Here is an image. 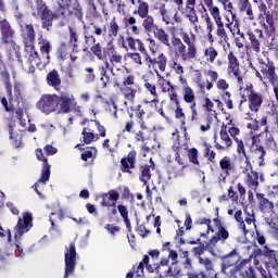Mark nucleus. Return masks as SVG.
<instances>
[{
  "instance_id": "f257e3e1",
  "label": "nucleus",
  "mask_w": 278,
  "mask_h": 278,
  "mask_svg": "<svg viewBox=\"0 0 278 278\" xmlns=\"http://www.w3.org/2000/svg\"><path fill=\"white\" fill-rule=\"evenodd\" d=\"M172 45L182 62H192L197 58V43L192 41L190 35L184 28H180V38H172Z\"/></svg>"
},
{
  "instance_id": "f03ea898",
  "label": "nucleus",
  "mask_w": 278,
  "mask_h": 278,
  "mask_svg": "<svg viewBox=\"0 0 278 278\" xmlns=\"http://www.w3.org/2000/svg\"><path fill=\"white\" fill-rule=\"evenodd\" d=\"M258 68L261 71L256 72V77L266 85V81H269L271 86H277L278 84V76L277 73L275 72V64L268 59L264 61V59L258 60Z\"/></svg>"
},
{
  "instance_id": "7ed1b4c3",
  "label": "nucleus",
  "mask_w": 278,
  "mask_h": 278,
  "mask_svg": "<svg viewBox=\"0 0 278 278\" xmlns=\"http://www.w3.org/2000/svg\"><path fill=\"white\" fill-rule=\"evenodd\" d=\"M58 108H60V96L55 93L42 94L37 102V109L42 114H53V112H58Z\"/></svg>"
},
{
  "instance_id": "20e7f679",
  "label": "nucleus",
  "mask_w": 278,
  "mask_h": 278,
  "mask_svg": "<svg viewBox=\"0 0 278 278\" xmlns=\"http://www.w3.org/2000/svg\"><path fill=\"white\" fill-rule=\"evenodd\" d=\"M235 220L238 223L239 229L243 231V235L247 236V233H251L253 229H255V213L244 211L242 216V211H237L235 213Z\"/></svg>"
},
{
  "instance_id": "39448f33",
  "label": "nucleus",
  "mask_w": 278,
  "mask_h": 278,
  "mask_svg": "<svg viewBox=\"0 0 278 278\" xmlns=\"http://www.w3.org/2000/svg\"><path fill=\"white\" fill-rule=\"evenodd\" d=\"M223 267L222 270L225 275H229V268H233V270H238L242 268V266H247L249 261L242 260L240 257V253L237 250H232L229 254L223 257Z\"/></svg>"
},
{
  "instance_id": "423d86ee",
  "label": "nucleus",
  "mask_w": 278,
  "mask_h": 278,
  "mask_svg": "<svg viewBox=\"0 0 278 278\" xmlns=\"http://www.w3.org/2000/svg\"><path fill=\"white\" fill-rule=\"evenodd\" d=\"M242 174L244 175V184L248 188L251 190H257V186H260V174L253 170V165L251 164L249 156H245Z\"/></svg>"
},
{
  "instance_id": "0eeeda50",
  "label": "nucleus",
  "mask_w": 278,
  "mask_h": 278,
  "mask_svg": "<svg viewBox=\"0 0 278 278\" xmlns=\"http://www.w3.org/2000/svg\"><path fill=\"white\" fill-rule=\"evenodd\" d=\"M0 34L3 45L12 47L14 45V38H16V30L12 27V24L7 18L0 17Z\"/></svg>"
},
{
  "instance_id": "6e6552de",
  "label": "nucleus",
  "mask_w": 278,
  "mask_h": 278,
  "mask_svg": "<svg viewBox=\"0 0 278 278\" xmlns=\"http://www.w3.org/2000/svg\"><path fill=\"white\" fill-rule=\"evenodd\" d=\"M33 220H34V217H31V213H29V212L23 213L22 218H20L17 220V224L13 229L15 240L23 238V235L27 233V231H29V229H31Z\"/></svg>"
},
{
  "instance_id": "1a4fd4ad",
  "label": "nucleus",
  "mask_w": 278,
  "mask_h": 278,
  "mask_svg": "<svg viewBox=\"0 0 278 278\" xmlns=\"http://www.w3.org/2000/svg\"><path fill=\"white\" fill-rule=\"evenodd\" d=\"M228 66L227 73L229 77H236L239 86H244V80L242 75L240 74V61H238V56L233 54V52H229L227 55Z\"/></svg>"
},
{
  "instance_id": "9d476101",
  "label": "nucleus",
  "mask_w": 278,
  "mask_h": 278,
  "mask_svg": "<svg viewBox=\"0 0 278 278\" xmlns=\"http://www.w3.org/2000/svg\"><path fill=\"white\" fill-rule=\"evenodd\" d=\"M36 155L40 162H43L41 177L35 185V191L37 192V194L39 197H41L40 191H38V187L40 186V184H45V182L49 181V177H51V165H49L47 157H45V154L42 153V149H37Z\"/></svg>"
},
{
  "instance_id": "9b49d317",
  "label": "nucleus",
  "mask_w": 278,
  "mask_h": 278,
  "mask_svg": "<svg viewBox=\"0 0 278 278\" xmlns=\"http://www.w3.org/2000/svg\"><path fill=\"white\" fill-rule=\"evenodd\" d=\"M213 223L215 227H217V231L206 244V249H208V251H212L218 242H225V240L229 239V231H227L225 227L220 226V220L214 219Z\"/></svg>"
},
{
  "instance_id": "f8f14e48",
  "label": "nucleus",
  "mask_w": 278,
  "mask_h": 278,
  "mask_svg": "<svg viewBox=\"0 0 278 278\" xmlns=\"http://www.w3.org/2000/svg\"><path fill=\"white\" fill-rule=\"evenodd\" d=\"M211 16H213L215 24L217 25L216 34L220 39V42H227L229 36H227V31L225 30V23H223V16H220V9L211 8Z\"/></svg>"
},
{
  "instance_id": "ddd939ff",
  "label": "nucleus",
  "mask_w": 278,
  "mask_h": 278,
  "mask_svg": "<svg viewBox=\"0 0 278 278\" xmlns=\"http://www.w3.org/2000/svg\"><path fill=\"white\" fill-rule=\"evenodd\" d=\"M181 92L185 103L191 105L192 121H194L197 118V96L194 94V90L190 86L185 85L181 88Z\"/></svg>"
},
{
  "instance_id": "4468645a",
  "label": "nucleus",
  "mask_w": 278,
  "mask_h": 278,
  "mask_svg": "<svg viewBox=\"0 0 278 278\" xmlns=\"http://www.w3.org/2000/svg\"><path fill=\"white\" fill-rule=\"evenodd\" d=\"M59 105H60L61 112L63 114H67V112H71L72 108H75V105H77L75 96H73L71 93H62L59 97Z\"/></svg>"
},
{
  "instance_id": "2eb2a0df",
  "label": "nucleus",
  "mask_w": 278,
  "mask_h": 278,
  "mask_svg": "<svg viewBox=\"0 0 278 278\" xmlns=\"http://www.w3.org/2000/svg\"><path fill=\"white\" fill-rule=\"evenodd\" d=\"M146 55V62H149L151 66H153L154 72L161 71V73H164L166 71V64H168V59L164 53H160L157 58H150L149 53L147 52Z\"/></svg>"
},
{
  "instance_id": "dca6fc26",
  "label": "nucleus",
  "mask_w": 278,
  "mask_h": 278,
  "mask_svg": "<svg viewBox=\"0 0 278 278\" xmlns=\"http://www.w3.org/2000/svg\"><path fill=\"white\" fill-rule=\"evenodd\" d=\"M77 252L75 251V243H71L67 252L65 253V277H68L73 270H75V257Z\"/></svg>"
},
{
  "instance_id": "f3484780",
  "label": "nucleus",
  "mask_w": 278,
  "mask_h": 278,
  "mask_svg": "<svg viewBox=\"0 0 278 278\" xmlns=\"http://www.w3.org/2000/svg\"><path fill=\"white\" fill-rule=\"evenodd\" d=\"M258 210L262 214H275V202L268 200L263 193H256Z\"/></svg>"
},
{
  "instance_id": "a211bd4d",
  "label": "nucleus",
  "mask_w": 278,
  "mask_h": 278,
  "mask_svg": "<svg viewBox=\"0 0 278 278\" xmlns=\"http://www.w3.org/2000/svg\"><path fill=\"white\" fill-rule=\"evenodd\" d=\"M30 50L28 54L26 55L29 64L33 66H47L49 64V60L46 58H42L41 55H38V52H36V48L34 47H28Z\"/></svg>"
},
{
  "instance_id": "6ab92c4d",
  "label": "nucleus",
  "mask_w": 278,
  "mask_h": 278,
  "mask_svg": "<svg viewBox=\"0 0 278 278\" xmlns=\"http://www.w3.org/2000/svg\"><path fill=\"white\" fill-rule=\"evenodd\" d=\"M219 138L222 140L220 143H216L215 148L218 151H223L224 149H229L231 144H233V141L231 140V137H229V132H227V125L223 124L219 131Z\"/></svg>"
},
{
  "instance_id": "aec40b11",
  "label": "nucleus",
  "mask_w": 278,
  "mask_h": 278,
  "mask_svg": "<svg viewBox=\"0 0 278 278\" xmlns=\"http://www.w3.org/2000/svg\"><path fill=\"white\" fill-rule=\"evenodd\" d=\"M197 231L200 233L201 238H205L210 232L214 233V225L212 224V220L210 219H201L197 224Z\"/></svg>"
},
{
  "instance_id": "412c9836",
  "label": "nucleus",
  "mask_w": 278,
  "mask_h": 278,
  "mask_svg": "<svg viewBox=\"0 0 278 278\" xmlns=\"http://www.w3.org/2000/svg\"><path fill=\"white\" fill-rule=\"evenodd\" d=\"M146 90L150 92L152 96V100L144 99L143 103L154 105V108H157V104L160 103V96L157 94V87H155L154 84L146 83L144 84Z\"/></svg>"
},
{
  "instance_id": "4be33fe9",
  "label": "nucleus",
  "mask_w": 278,
  "mask_h": 278,
  "mask_svg": "<svg viewBox=\"0 0 278 278\" xmlns=\"http://www.w3.org/2000/svg\"><path fill=\"white\" fill-rule=\"evenodd\" d=\"M118 192L111 190L108 193L102 194V205L103 207H115L118 201Z\"/></svg>"
},
{
  "instance_id": "5701e85b",
  "label": "nucleus",
  "mask_w": 278,
  "mask_h": 278,
  "mask_svg": "<svg viewBox=\"0 0 278 278\" xmlns=\"http://www.w3.org/2000/svg\"><path fill=\"white\" fill-rule=\"evenodd\" d=\"M39 15L41 18L42 27L49 29L53 25V13L47 9V7H41L39 9Z\"/></svg>"
},
{
  "instance_id": "b1692460",
  "label": "nucleus",
  "mask_w": 278,
  "mask_h": 278,
  "mask_svg": "<svg viewBox=\"0 0 278 278\" xmlns=\"http://www.w3.org/2000/svg\"><path fill=\"white\" fill-rule=\"evenodd\" d=\"M87 127L93 134H96L97 138H105V126L101 125V123L97 119H91L88 122Z\"/></svg>"
},
{
  "instance_id": "393cba45",
  "label": "nucleus",
  "mask_w": 278,
  "mask_h": 278,
  "mask_svg": "<svg viewBox=\"0 0 278 278\" xmlns=\"http://www.w3.org/2000/svg\"><path fill=\"white\" fill-rule=\"evenodd\" d=\"M46 81L48 86H51L54 90H60V86H62V78H60V74L55 70L48 73Z\"/></svg>"
},
{
  "instance_id": "a878e982",
  "label": "nucleus",
  "mask_w": 278,
  "mask_h": 278,
  "mask_svg": "<svg viewBox=\"0 0 278 278\" xmlns=\"http://www.w3.org/2000/svg\"><path fill=\"white\" fill-rule=\"evenodd\" d=\"M126 42L131 51H138L143 55H147V48H144V43L140 39H134L132 37H127Z\"/></svg>"
},
{
  "instance_id": "bb28decb",
  "label": "nucleus",
  "mask_w": 278,
  "mask_h": 278,
  "mask_svg": "<svg viewBox=\"0 0 278 278\" xmlns=\"http://www.w3.org/2000/svg\"><path fill=\"white\" fill-rule=\"evenodd\" d=\"M155 73L157 77V86L164 94L168 93L172 89L175 88L173 84H170V80H166V78L160 74V71L156 70Z\"/></svg>"
},
{
  "instance_id": "cd10ccee",
  "label": "nucleus",
  "mask_w": 278,
  "mask_h": 278,
  "mask_svg": "<svg viewBox=\"0 0 278 278\" xmlns=\"http://www.w3.org/2000/svg\"><path fill=\"white\" fill-rule=\"evenodd\" d=\"M219 167L226 176H228L229 173L236 170V165L233 164V161L229 156H224L219 161Z\"/></svg>"
},
{
  "instance_id": "c85d7f7f",
  "label": "nucleus",
  "mask_w": 278,
  "mask_h": 278,
  "mask_svg": "<svg viewBox=\"0 0 278 278\" xmlns=\"http://www.w3.org/2000/svg\"><path fill=\"white\" fill-rule=\"evenodd\" d=\"M39 51L42 58H45L46 60H49V53L51 52V41H49L47 38L45 37H40L39 41Z\"/></svg>"
},
{
  "instance_id": "c756f323",
  "label": "nucleus",
  "mask_w": 278,
  "mask_h": 278,
  "mask_svg": "<svg viewBox=\"0 0 278 278\" xmlns=\"http://www.w3.org/2000/svg\"><path fill=\"white\" fill-rule=\"evenodd\" d=\"M249 101H250V110L252 112H260V108H262V103H264L262 96L252 92L249 96Z\"/></svg>"
},
{
  "instance_id": "7c9ffc66",
  "label": "nucleus",
  "mask_w": 278,
  "mask_h": 278,
  "mask_svg": "<svg viewBox=\"0 0 278 278\" xmlns=\"http://www.w3.org/2000/svg\"><path fill=\"white\" fill-rule=\"evenodd\" d=\"M154 38L161 41L162 45H165V47L170 48V35H168L165 29L156 28V30L154 31Z\"/></svg>"
},
{
  "instance_id": "2f4dec72",
  "label": "nucleus",
  "mask_w": 278,
  "mask_h": 278,
  "mask_svg": "<svg viewBox=\"0 0 278 278\" xmlns=\"http://www.w3.org/2000/svg\"><path fill=\"white\" fill-rule=\"evenodd\" d=\"M182 14L189 20L191 25H197V23H199V15H197L195 7H185Z\"/></svg>"
},
{
  "instance_id": "473e14b6",
  "label": "nucleus",
  "mask_w": 278,
  "mask_h": 278,
  "mask_svg": "<svg viewBox=\"0 0 278 278\" xmlns=\"http://www.w3.org/2000/svg\"><path fill=\"white\" fill-rule=\"evenodd\" d=\"M263 254L265 255V257H267L269 260V264L273 266V268L278 270L277 252H275V250L268 249V247H265Z\"/></svg>"
},
{
  "instance_id": "72a5a7b5",
  "label": "nucleus",
  "mask_w": 278,
  "mask_h": 278,
  "mask_svg": "<svg viewBox=\"0 0 278 278\" xmlns=\"http://www.w3.org/2000/svg\"><path fill=\"white\" fill-rule=\"evenodd\" d=\"M240 12H245L250 21H255V15L253 14V7H251V2H249V0L240 1Z\"/></svg>"
},
{
  "instance_id": "f704fd0d",
  "label": "nucleus",
  "mask_w": 278,
  "mask_h": 278,
  "mask_svg": "<svg viewBox=\"0 0 278 278\" xmlns=\"http://www.w3.org/2000/svg\"><path fill=\"white\" fill-rule=\"evenodd\" d=\"M149 179H151V166H141L140 181H142V184L146 186L147 192H150L149 185H147V181H149Z\"/></svg>"
},
{
  "instance_id": "c9c22d12",
  "label": "nucleus",
  "mask_w": 278,
  "mask_h": 278,
  "mask_svg": "<svg viewBox=\"0 0 278 278\" xmlns=\"http://www.w3.org/2000/svg\"><path fill=\"white\" fill-rule=\"evenodd\" d=\"M204 58L210 64H214L218 58V50L214 47H208L204 50Z\"/></svg>"
},
{
  "instance_id": "e433bc0d",
  "label": "nucleus",
  "mask_w": 278,
  "mask_h": 278,
  "mask_svg": "<svg viewBox=\"0 0 278 278\" xmlns=\"http://www.w3.org/2000/svg\"><path fill=\"white\" fill-rule=\"evenodd\" d=\"M81 134L83 142H85V144H91V142H97V140H99L97 134L91 132L89 127H85Z\"/></svg>"
},
{
  "instance_id": "4c0bfd02",
  "label": "nucleus",
  "mask_w": 278,
  "mask_h": 278,
  "mask_svg": "<svg viewBox=\"0 0 278 278\" xmlns=\"http://www.w3.org/2000/svg\"><path fill=\"white\" fill-rule=\"evenodd\" d=\"M254 155L258 161V166H266V149H264L262 146L256 147L254 150Z\"/></svg>"
},
{
  "instance_id": "58836bf2",
  "label": "nucleus",
  "mask_w": 278,
  "mask_h": 278,
  "mask_svg": "<svg viewBox=\"0 0 278 278\" xmlns=\"http://www.w3.org/2000/svg\"><path fill=\"white\" fill-rule=\"evenodd\" d=\"M226 124L227 125V129H228V134H230L231 138H233V140L238 139V136H240V128L236 127V125H233V119L227 117L226 118Z\"/></svg>"
},
{
  "instance_id": "ea45409f",
  "label": "nucleus",
  "mask_w": 278,
  "mask_h": 278,
  "mask_svg": "<svg viewBox=\"0 0 278 278\" xmlns=\"http://www.w3.org/2000/svg\"><path fill=\"white\" fill-rule=\"evenodd\" d=\"M23 35L28 42H34V40H36V31L34 30L33 25H25L23 28Z\"/></svg>"
},
{
  "instance_id": "a19ab883",
  "label": "nucleus",
  "mask_w": 278,
  "mask_h": 278,
  "mask_svg": "<svg viewBox=\"0 0 278 278\" xmlns=\"http://www.w3.org/2000/svg\"><path fill=\"white\" fill-rule=\"evenodd\" d=\"M237 270H240V275L243 278H255V271L253 270V267L249 266V262L247 265H241V268Z\"/></svg>"
},
{
  "instance_id": "79ce46f5",
  "label": "nucleus",
  "mask_w": 278,
  "mask_h": 278,
  "mask_svg": "<svg viewBox=\"0 0 278 278\" xmlns=\"http://www.w3.org/2000/svg\"><path fill=\"white\" fill-rule=\"evenodd\" d=\"M121 163L124 168H127V169L131 168L134 164H136V152H130L127 155V157L122 159Z\"/></svg>"
},
{
  "instance_id": "37998d69",
  "label": "nucleus",
  "mask_w": 278,
  "mask_h": 278,
  "mask_svg": "<svg viewBox=\"0 0 278 278\" xmlns=\"http://www.w3.org/2000/svg\"><path fill=\"white\" fill-rule=\"evenodd\" d=\"M108 55H109L110 62H112V64H121L123 62V55L117 53L116 50H114V48H110L108 50Z\"/></svg>"
},
{
  "instance_id": "c03bdc74",
  "label": "nucleus",
  "mask_w": 278,
  "mask_h": 278,
  "mask_svg": "<svg viewBox=\"0 0 278 278\" xmlns=\"http://www.w3.org/2000/svg\"><path fill=\"white\" fill-rule=\"evenodd\" d=\"M225 21H226V27L229 29V31L233 33V29H231V26L233 23H236V13H233L231 10H228L225 14Z\"/></svg>"
},
{
  "instance_id": "a18cd8bd",
  "label": "nucleus",
  "mask_w": 278,
  "mask_h": 278,
  "mask_svg": "<svg viewBox=\"0 0 278 278\" xmlns=\"http://www.w3.org/2000/svg\"><path fill=\"white\" fill-rule=\"evenodd\" d=\"M108 34L110 38H116L118 36V24L116 20L113 18L108 26Z\"/></svg>"
},
{
  "instance_id": "49530a36",
  "label": "nucleus",
  "mask_w": 278,
  "mask_h": 278,
  "mask_svg": "<svg viewBox=\"0 0 278 278\" xmlns=\"http://www.w3.org/2000/svg\"><path fill=\"white\" fill-rule=\"evenodd\" d=\"M122 92L128 101H134V99H136L137 90L134 87H123Z\"/></svg>"
},
{
  "instance_id": "de8ad7c7",
  "label": "nucleus",
  "mask_w": 278,
  "mask_h": 278,
  "mask_svg": "<svg viewBox=\"0 0 278 278\" xmlns=\"http://www.w3.org/2000/svg\"><path fill=\"white\" fill-rule=\"evenodd\" d=\"M197 85L202 92L203 90H211L214 88V83L203 78H198Z\"/></svg>"
},
{
  "instance_id": "09e8293b",
  "label": "nucleus",
  "mask_w": 278,
  "mask_h": 278,
  "mask_svg": "<svg viewBox=\"0 0 278 278\" xmlns=\"http://www.w3.org/2000/svg\"><path fill=\"white\" fill-rule=\"evenodd\" d=\"M20 123L29 134H34L36 131V124H31L29 118L23 119V117H20Z\"/></svg>"
},
{
  "instance_id": "8fccbe9b",
  "label": "nucleus",
  "mask_w": 278,
  "mask_h": 278,
  "mask_svg": "<svg viewBox=\"0 0 278 278\" xmlns=\"http://www.w3.org/2000/svg\"><path fill=\"white\" fill-rule=\"evenodd\" d=\"M199 264H201V266H204V268H206V270L208 273H213V270H214V263H212V261H210V258L200 256L199 257Z\"/></svg>"
},
{
  "instance_id": "3c124183",
  "label": "nucleus",
  "mask_w": 278,
  "mask_h": 278,
  "mask_svg": "<svg viewBox=\"0 0 278 278\" xmlns=\"http://www.w3.org/2000/svg\"><path fill=\"white\" fill-rule=\"evenodd\" d=\"M117 210H118L122 218H124L126 226L128 228L131 227V225L129 224V212L127 211V207L125 205H118Z\"/></svg>"
},
{
  "instance_id": "603ef678",
  "label": "nucleus",
  "mask_w": 278,
  "mask_h": 278,
  "mask_svg": "<svg viewBox=\"0 0 278 278\" xmlns=\"http://www.w3.org/2000/svg\"><path fill=\"white\" fill-rule=\"evenodd\" d=\"M137 12L141 18H146V16L149 14V4H147V2H141Z\"/></svg>"
},
{
  "instance_id": "864d4df0",
  "label": "nucleus",
  "mask_w": 278,
  "mask_h": 278,
  "mask_svg": "<svg viewBox=\"0 0 278 278\" xmlns=\"http://www.w3.org/2000/svg\"><path fill=\"white\" fill-rule=\"evenodd\" d=\"M144 266L149 273H153V266L149 265V255H144L142 262L139 263V270H142Z\"/></svg>"
},
{
  "instance_id": "5fc2aeb1",
  "label": "nucleus",
  "mask_w": 278,
  "mask_h": 278,
  "mask_svg": "<svg viewBox=\"0 0 278 278\" xmlns=\"http://www.w3.org/2000/svg\"><path fill=\"white\" fill-rule=\"evenodd\" d=\"M216 88H217V90H220V92H227V90H229V83H227L223 78H219L216 81Z\"/></svg>"
},
{
  "instance_id": "6e6d98bb",
  "label": "nucleus",
  "mask_w": 278,
  "mask_h": 278,
  "mask_svg": "<svg viewBox=\"0 0 278 278\" xmlns=\"http://www.w3.org/2000/svg\"><path fill=\"white\" fill-rule=\"evenodd\" d=\"M181 273V268H179V266L177 265H173L170 267H168V269L166 270V276L167 277H177V275H179Z\"/></svg>"
},
{
  "instance_id": "4d7b16f0",
  "label": "nucleus",
  "mask_w": 278,
  "mask_h": 278,
  "mask_svg": "<svg viewBox=\"0 0 278 278\" xmlns=\"http://www.w3.org/2000/svg\"><path fill=\"white\" fill-rule=\"evenodd\" d=\"M148 49L152 53V55H155L157 53V42H155V39L153 38H148Z\"/></svg>"
},
{
  "instance_id": "13d9d810",
  "label": "nucleus",
  "mask_w": 278,
  "mask_h": 278,
  "mask_svg": "<svg viewBox=\"0 0 278 278\" xmlns=\"http://www.w3.org/2000/svg\"><path fill=\"white\" fill-rule=\"evenodd\" d=\"M167 94L172 103H174L175 105H179V94L177 93V90H175V87Z\"/></svg>"
},
{
  "instance_id": "bf43d9fd",
  "label": "nucleus",
  "mask_w": 278,
  "mask_h": 278,
  "mask_svg": "<svg viewBox=\"0 0 278 278\" xmlns=\"http://www.w3.org/2000/svg\"><path fill=\"white\" fill-rule=\"evenodd\" d=\"M132 62H135L138 66H142V56L138 52H131L127 54Z\"/></svg>"
},
{
  "instance_id": "052dcab7",
  "label": "nucleus",
  "mask_w": 278,
  "mask_h": 278,
  "mask_svg": "<svg viewBox=\"0 0 278 278\" xmlns=\"http://www.w3.org/2000/svg\"><path fill=\"white\" fill-rule=\"evenodd\" d=\"M203 108L206 112H213L216 115V112L214 111V102L210 98H204Z\"/></svg>"
},
{
  "instance_id": "680f3d73",
  "label": "nucleus",
  "mask_w": 278,
  "mask_h": 278,
  "mask_svg": "<svg viewBox=\"0 0 278 278\" xmlns=\"http://www.w3.org/2000/svg\"><path fill=\"white\" fill-rule=\"evenodd\" d=\"M250 42L253 51H255V53H260V40H257L255 35H250Z\"/></svg>"
},
{
  "instance_id": "e2e57ef3",
  "label": "nucleus",
  "mask_w": 278,
  "mask_h": 278,
  "mask_svg": "<svg viewBox=\"0 0 278 278\" xmlns=\"http://www.w3.org/2000/svg\"><path fill=\"white\" fill-rule=\"evenodd\" d=\"M265 144L269 147V149H277V141H275V137L273 135L265 136Z\"/></svg>"
},
{
  "instance_id": "0e129e2a",
  "label": "nucleus",
  "mask_w": 278,
  "mask_h": 278,
  "mask_svg": "<svg viewBox=\"0 0 278 278\" xmlns=\"http://www.w3.org/2000/svg\"><path fill=\"white\" fill-rule=\"evenodd\" d=\"M176 110H175V117L179 118V121H185L186 119V114L184 113V109L181 108V103L175 104Z\"/></svg>"
},
{
  "instance_id": "69168bd1",
  "label": "nucleus",
  "mask_w": 278,
  "mask_h": 278,
  "mask_svg": "<svg viewBox=\"0 0 278 278\" xmlns=\"http://www.w3.org/2000/svg\"><path fill=\"white\" fill-rule=\"evenodd\" d=\"M189 160L190 162H192V164H199V159H198V155H199V151H197V149L192 148L191 150H189Z\"/></svg>"
},
{
  "instance_id": "338daca9",
  "label": "nucleus",
  "mask_w": 278,
  "mask_h": 278,
  "mask_svg": "<svg viewBox=\"0 0 278 278\" xmlns=\"http://www.w3.org/2000/svg\"><path fill=\"white\" fill-rule=\"evenodd\" d=\"M94 155H97V150H87L81 154V160H84V162H88V160H91V157H94Z\"/></svg>"
},
{
  "instance_id": "774afa93",
  "label": "nucleus",
  "mask_w": 278,
  "mask_h": 278,
  "mask_svg": "<svg viewBox=\"0 0 278 278\" xmlns=\"http://www.w3.org/2000/svg\"><path fill=\"white\" fill-rule=\"evenodd\" d=\"M185 168H186V165H184V163H180V165L175 166L173 168V173H174L175 177H181L184 175Z\"/></svg>"
}]
</instances>
